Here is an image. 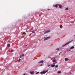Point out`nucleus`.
I'll use <instances>...</instances> for the list:
<instances>
[{"mask_svg": "<svg viewBox=\"0 0 75 75\" xmlns=\"http://www.w3.org/2000/svg\"><path fill=\"white\" fill-rule=\"evenodd\" d=\"M61 71H58L57 72L58 74H61Z\"/></svg>", "mask_w": 75, "mask_h": 75, "instance_id": "obj_15", "label": "nucleus"}, {"mask_svg": "<svg viewBox=\"0 0 75 75\" xmlns=\"http://www.w3.org/2000/svg\"><path fill=\"white\" fill-rule=\"evenodd\" d=\"M53 62H56V60L55 59V58L54 59Z\"/></svg>", "mask_w": 75, "mask_h": 75, "instance_id": "obj_12", "label": "nucleus"}, {"mask_svg": "<svg viewBox=\"0 0 75 75\" xmlns=\"http://www.w3.org/2000/svg\"><path fill=\"white\" fill-rule=\"evenodd\" d=\"M23 75H25V74H24Z\"/></svg>", "mask_w": 75, "mask_h": 75, "instance_id": "obj_31", "label": "nucleus"}, {"mask_svg": "<svg viewBox=\"0 0 75 75\" xmlns=\"http://www.w3.org/2000/svg\"><path fill=\"white\" fill-rule=\"evenodd\" d=\"M7 47H10V44H7Z\"/></svg>", "mask_w": 75, "mask_h": 75, "instance_id": "obj_11", "label": "nucleus"}, {"mask_svg": "<svg viewBox=\"0 0 75 75\" xmlns=\"http://www.w3.org/2000/svg\"><path fill=\"white\" fill-rule=\"evenodd\" d=\"M44 62V61L43 60H42L40 61V62H39V63H43Z\"/></svg>", "mask_w": 75, "mask_h": 75, "instance_id": "obj_9", "label": "nucleus"}, {"mask_svg": "<svg viewBox=\"0 0 75 75\" xmlns=\"http://www.w3.org/2000/svg\"><path fill=\"white\" fill-rule=\"evenodd\" d=\"M35 33V32H34L33 31H32V33Z\"/></svg>", "mask_w": 75, "mask_h": 75, "instance_id": "obj_26", "label": "nucleus"}, {"mask_svg": "<svg viewBox=\"0 0 75 75\" xmlns=\"http://www.w3.org/2000/svg\"><path fill=\"white\" fill-rule=\"evenodd\" d=\"M56 50L57 51H59V48H57L56 49Z\"/></svg>", "mask_w": 75, "mask_h": 75, "instance_id": "obj_17", "label": "nucleus"}, {"mask_svg": "<svg viewBox=\"0 0 75 75\" xmlns=\"http://www.w3.org/2000/svg\"><path fill=\"white\" fill-rule=\"evenodd\" d=\"M58 67V65H57L55 66V68H57Z\"/></svg>", "mask_w": 75, "mask_h": 75, "instance_id": "obj_19", "label": "nucleus"}, {"mask_svg": "<svg viewBox=\"0 0 75 75\" xmlns=\"http://www.w3.org/2000/svg\"><path fill=\"white\" fill-rule=\"evenodd\" d=\"M51 68H54V67H55V64H52L51 65Z\"/></svg>", "mask_w": 75, "mask_h": 75, "instance_id": "obj_7", "label": "nucleus"}, {"mask_svg": "<svg viewBox=\"0 0 75 75\" xmlns=\"http://www.w3.org/2000/svg\"><path fill=\"white\" fill-rule=\"evenodd\" d=\"M50 31H51V30H47V31H46L44 33V34H46L47 33H50Z\"/></svg>", "mask_w": 75, "mask_h": 75, "instance_id": "obj_4", "label": "nucleus"}, {"mask_svg": "<svg viewBox=\"0 0 75 75\" xmlns=\"http://www.w3.org/2000/svg\"><path fill=\"white\" fill-rule=\"evenodd\" d=\"M50 65H49L48 66V67H50Z\"/></svg>", "mask_w": 75, "mask_h": 75, "instance_id": "obj_28", "label": "nucleus"}, {"mask_svg": "<svg viewBox=\"0 0 75 75\" xmlns=\"http://www.w3.org/2000/svg\"><path fill=\"white\" fill-rule=\"evenodd\" d=\"M68 9H69L68 8H66L65 9V10H68Z\"/></svg>", "mask_w": 75, "mask_h": 75, "instance_id": "obj_20", "label": "nucleus"}, {"mask_svg": "<svg viewBox=\"0 0 75 75\" xmlns=\"http://www.w3.org/2000/svg\"><path fill=\"white\" fill-rule=\"evenodd\" d=\"M56 63H57V62L54 63H53V64H56Z\"/></svg>", "mask_w": 75, "mask_h": 75, "instance_id": "obj_29", "label": "nucleus"}, {"mask_svg": "<svg viewBox=\"0 0 75 75\" xmlns=\"http://www.w3.org/2000/svg\"><path fill=\"white\" fill-rule=\"evenodd\" d=\"M25 34H26V33L24 32H22L21 33V35H23L24 36H25Z\"/></svg>", "mask_w": 75, "mask_h": 75, "instance_id": "obj_3", "label": "nucleus"}, {"mask_svg": "<svg viewBox=\"0 0 75 75\" xmlns=\"http://www.w3.org/2000/svg\"><path fill=\"white\" fill-rule=\"evenodd\" d=\"M55 7L56 8H57V7H58V5L57 4H56L55 5Z\"/></svg>", "mask_w": 75, "mask_h": 75, "instance_id": "obj_14", "label": "nucleus"}, {"mask_svg": "<svg viewBox=\"0 0 75 75\" xmlns=\"http://www.w3.org/2000/svg\"><path fill=\"white\" fill-rule=\"evenodd\" d=\"M39 73V72H37L36 73V74H38Z\"/></svg>", "mask_w": 75, "mask_h": 75, "instance_id": "obj_24", "label": "nucleus"}, {"mask_svg": "<svg viewBox=\"0 0 75 75\" xmlns=\"http://www.w3.org/2000/svg\"><path fill=\"white\" fill-rule=\"evenodd\" d=\"M9 40H11V39H9Z\"/></svg>", "mask_w": 75, "mask_h": 75, "instance_id": "obj_32", "label": "nucleus"}, {"mask_svg": "<svg viewBox=\"0 0 75 75\" xmlns=\"http://www.w3.org/2000/svg\"><path fill=\"white\" fill-rule=\"evenodd\" d=\"M60 28H62V25H60Z\"/></svg>", "mask_w": 75, "mask_h": 75, "instance_id": "obj_16", "label": "nucleus"}, {"mask_svg": "<svg viewBox=\"0 0 75 75\" xmlns=\"http://www.w3.org/2000/svg\"><path fill=\"white\" fill-rule=\"evenodd\" d=\"M75 48V47H74V46H72L70 48V49H73V48Z\"/></svg>", "mask_w": 75, "mask_h": 75, "instance_id": "obj_13", "label": "nucleus"}, {"mask_svg": "<svg viewBox=\"0 0 75 75\" xmlns=\"http://www.w3.org/2000/svg\"><path fill=\"white\" fill-rule=\"evenodd\" d=\"M50 38H51V37H47L45 39H44V41L47 40H48V39H50Z\"/></svg>", "mask_w": 75, "mask_h": 75, "instance_id": "obj_5", "label": "nucleus"}, {"mask_svg": "<svg viewBox=\"0 0 75 75\" xmlns=\"http://www.w3.org/2000/svg\"><path fill=\"white\" fill-rule=\"evenodd\" d=\"M21 56L22 57H24V54H21Z\"/></svg>", "mask_w": 75, "mask_h": 75, "instance_id": "obj_18", "label": "nucleus"}, {"mask_svg": "<svg viewBox=\"0 0 75 75\" xmlns=\"http://www.w3.org/2000/svg\"><path fill=\"white\" fill-rule=\"evenodd\" d=\"M58 6L60 8H62V6L61 5L59 4L58 5Z\"/></svg>", "mask_w": 75, "mask_h": 75, "instance_id": "obj_6", "label": "nucleus"}, {"mask_svg": "<svg viewBox=\"0 0 75 75\" xmlns=\"http://www.w3.org/2000/svg\"><path fill=\"white\" fill-rule=\"evenodd\" d=\"M11 52H13V50H11Z\"/></svg>", "mask_w": 75, "mask_h": 75, "instance_id": "obj_23", "label": "nucleus"}, {"mask_svg": "<svg viewBox=\"0 0 75 75\" xmlns=\"http://www.w3.org/2000/svg\"><path fill=\"white\" fill-rule=\"evenodd\" d=\"M21 57H22V56L21 55L19 57H20V58H21Z\"/></svg>", "mask_w": 75, "mask_h": 75, "instance_id": "obj_25", "label": "nucleus"}, {"mask_svg": "<svg viewBox=\"0 0 75 75\" xmlns=\"http://www.w3.org/2000/svg\"><path fill=\"white\" fill-rule=\"evenodd\" d=\"M34 71H30V74H34Z\"/></svg>", "mask_w": 75, "mask_h": 75, "instance_id": "obj_10", "label": "nucleus"}, {"mask_svg": "<svg viewBox=\"0 0 75 75\" xmlns=\"http://www.w3.org/2000/svg\"><path fill=\"white\" fill-rule=\"evenodd\" d=\"M64 60H65V61H67L69 60V59L68 58H66Z\"/></svg>", "mask_w": 75, "mask_h": 75, "instance_id": "obj_8", "label": "nucleus"}, {"mask_svg": "<svg viewBox=\"0 0 75 75\" xmlns=\"http://www.w3.org/2000/svg\"><path fill=\"white\" fill-rule=\"evenodd\" d=\"M48 72V70H47L46 71H43L40 72L41 74H45L46 72Z\"/></svg>", "mask_w": 75, "mask_h": 75, "instance_id": "obj_2", "label": "nucleus"}, {"mask_svg": "<svg viewBox=\"0 0 75 75\" xmlns=\"http://www.w3.org/2000/svg\"><path fill=\"white\" fill-rule=\"evenodd\" d=\"M21 60V59H19V62H20V61Z\"/></svg>", "mask_w": 75, "mask_h": 75, "instance_id": "obj_22", "label": "nucleus"}, {"mask_svg": "<svg viewBox=\"0 0 75 75\" xmlns=\"http://www.w3.org/2000/svg\"><path fill=\"white\" fill-rule=\"evenodd\" d=\"M61 52H60L59 54V55H61Z\"/></svg>", "mask_w": 75, "mask_h": 75, "instance_id": "obj_27", "label": "nucleus"}, {"mask_svg": "<svg viewBox=\"0 0 75 75\" xmlns=\"http://www.w3.org/2000/svg\"><path fill=\"white\" fill-rule=\"evenodd\" d=\"M8 42H11V41L10 40H8Z\"/></svg>", "mask_w": 75, "mask_h": 75, "instance_id": "obj_21", "label": "nucleus"}, {"mask_svg": "<svg viewBox=\"0 0 75 75\" xmlns=\"http://www.w3.org/2000/svg\"><path fill=\"white\" fill-rule=\"evenodd\" d=\"M49 10H50V9H47V10H48V11Z\"/></svg>", "mask_w": 75, "mask_h": 75, "instance_id": "obj_30", "label": "nucleus"}, {"mask_svg": "<svg viewBox=\"0 0 75 75\" xmlns=\"http://www.w3.org/2000/svg\"><path fill=\"white\" fill-rule=\"evenodd\" d=\"M72 41H73V40H71V41L69 42L66 43L64 45H63L62 46L63 47H65V45H67L68 44H69V43H71V42H72Z\"/></svg>", "mask_w": 75, "mask_h": 75, "instance_id": "obj_1", "label": "nucleus"}]
</instances>
